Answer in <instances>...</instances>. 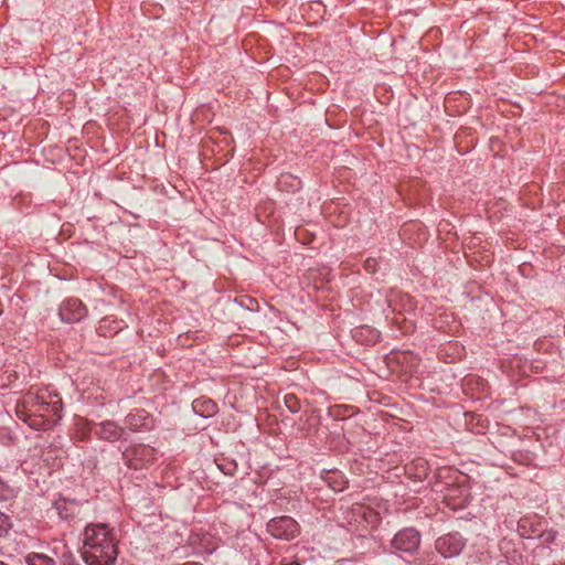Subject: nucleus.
I'll return each instance as SVG.
<instances>
[{"label":"nucleus","mask_w":565,"mask_h":565,"mask_svg":"<svg viewBox=\"0 0 565 565\" xmlns=\"http://www.w3.org/2000/svg\"><path fill=\"white\" fill-rule=\"evenodd\" d=\"M82 554L88 565H111L115 562V539L105 524L88 525L85 529Z\"/></svg>","instance_id":"1"},{"label":"nucleus","mask_w":565,"mask_h":565,"mask_svg":"<svg viewBox=\"0 0 565 565\" xmlns=\"http://www.w3.org/2000/svg\"><path fill=\"white\" fill-rule=\"evenodd\" d=\"M435 326H436L437 328H439V329L444 328V326H443V323H441V321H440V320H436Z\"/></svg>","instance_id":"16"},{"label":"nucleus","mask_w":565,"mask_h":565,"mask_svg":"<svg viewBox=\"0 0 565 565\" xmlns=\"http://www.w3.org/2000/svg\"><path fill=\"white\" fill-rule=\"evenodd\" d=\"M285 404L287 406V408L292 412V413H296L299 411L300 408V405H299V402L298 399L296 398V396L294 395H287L285 396Z\"/></svg>","instance_id":"11"},{"label":"nucleus","mask_w":565,"mask_h":565,"mask_svg":"<svg viewBox=\"0 0 565 565\" xmlns=\"http://www.w3.org/2000/svg\"><path fill=\"white\" fill-rule=\"evenodd\" d=\"M11 525L9 518L4 513L0 512V536L7 534L11 529Z\"/></svg>","instance_id":"12"},{"label":"nucleus","mask_w":565,"mask_h":565,"mask_svg":"<svg viewBox=\"0 0 565 565\" xmlns=\"http://www.w3.org/2000/svg\"><path fill=\"white\" fill-rule=\"evenodd\" d=\"M412 329V324L405 326L404 332H408Z\"/></svg>","instance_id":"18"},{"label":"nucleus","mask_w":565,"mask_h":565,"mask_svg":"<svg viewBox=\"0 0 565 565\" xmlns=\"http://www.w3.org/2000/svg\"><path fill=\"white\" fill-rule=\"evenodd\" d=\"M135 416L130 417V425L134 427H137L138 425L134 423Z\"/></svg>","instance_id":"17"},{"label":"nucleus","mask_w":565,"mask_h":565,"mask_svg":"<svg viewBox=\"0 0 565 565\" xmlns=\"http://www.w3.org/2000/svg\"><path fill=\"white\" fill-rule=\"evenodd\" d=\"M26 563L29 565H55L53 558L44 555V554H30L26 556Z\"/></svg>","instance_id":"9"},{"label":"nucleus","mask_w":565,"mask_h":565,"mask_svg":"<svg viewBox=\"0 0 565 565\" xmlns=\"http://www.w3.org/2000/svg\"><path fill=\"white\" fill-rule=\"evenodd\" d=\"M10 495V492L3 490V482L0 480V498L8 499Z\"/></svg>","instance_id":"14"},{"label":"nucleus","mask_w":565,"mask_h":565,"mask_svg":"<svg viewBox=\"0 0 565 565\" xmlns=\"http://www.w3.org/2000/svg\"><path fill=\"white\" fill-rule=\"evenodd\" d=\"M465 543L462 539L456 534H448L439 537L436 541L437 551L445 557H454L457 556Z\"/></svg>","instance_id":"5"},{"label":"nucleus","mask_w":565,"mask_h":565,"mask_svg":"<svg viewBox=\"0 0 565 565\" xmlns=\"http://www.w3.org/2000/svg\"><path fill=\"white\" fill-rule=\"evenodd\" d=\"M420 543L419 534L414 529H404L399 531L393 539L392 544L396 550L403 552L415 551Z\"/></svg>","instance_id":"4"},{"label":"nucleus","mask_w":565,"mask_h":565,"mask_svg":"<svg viewBox=\"0 0 565 565\" xmlns=\"http://www.w3.org/2000/svg\"><path fill=\"white\" fill-rule=\"evenodd\" d=\"M0 565H7V564H4L3 562H0Z\"/></svg>","instance_id":"20"},{"label":"nucleus","mask_w":565,"mask_h":565,"mask_svg":"<svg viewBox=\"0 0 565 565\" xmlns=\"http://www.w3.org/2000/svg\"><path fill=\"white\" fill-rule=\"evenodd\" d=\"M87 313L86 307L79 299H66L60 307L58 315L62 321L74 323L82 320Z\"/></svg>","instance_id":"3"},{"label":"nucleus","mask_w":565,"mask_h":565,"mask_svg":"<svg viewBox=\"0 0 565 565\" xmlns=\"http://www.w3.org/2000/svg\"><path fill=\"white\" fill-rule=\"evenodd\" d=\"M267 530L273 536L287 541L295 539L299 533L296 521L288 516L270 520Z\"/></svg>","instance_id":"2"},{"label":"nucleus","mask_w":565,"mask_h":565,"mask_svg":"<svg viewBox=\"0 0 565 565\" xmlns=\"http://www.w3.org/2000/svg\"><path fill=\"white\" fill-rule=\"evenodd\" d=\"M281 565H300L298 562H285Z\"/></svg>","instance_id":"15"},{"label":"nucleus","mask_w":565,"mask_h":565,"mask_svg":"<svg viewBox=\"0 0 565 565\" xmlns=\"http://www.w3.org/2000/svg\"><path fill=\"white\" fill-rule=\"evenodd\" d=\"M122 326L121 322L118 321H111L108 318L103 319L99 322L98 332L102 335H108V333H116L119 330H121Z\"/></svg>","instance_id":"7"},{"label":"nucleus","mask_w":565,"mask_h":565,"mask_svg":"<svg viewBox=\"0 0 565 565\" xmlns=\"http://www.w3.org/2000/svg\"><path fill=\"white\" fill-rule=\"evenodd\" d=\"M367 337V341L375 342L379 339V332L367 326L360 327L354 331V338L360 341L362 338Z\"/></svg>","instance_id":"8"},{"label":"nucleus","mask_w":565,"mask_h":565,"mask_svg":"<svg viewBox=\"0 0 565 565\" xmlns=\"http://www.w3.org/2000/svg\"><path fill=\"white\" fill-rule=\"evenodd\" d=\"M182 565H202V564L193 562V563H185V564H182Z\"/></svg>","instance_id":"19"},{"label":"nucleus","mask_w":565,"mask_h":565,"mask_svg":"<svg viewBox=\"0 0 565 565\" xmlns=\"http://www.w3.org/2000/svg\"><path fill=\"white\" fill-rule=\"evenodd\" d=\"M377 266H379V262L376 258H367L365 262H364V269L369 273V274H374L377 269Z\"/></svg>","instance_id":"13"},{"label":"nucleus","mask_w":565,"mask_h":565,"mask_svg":"<svg viewBox=\"0 0 565 565\" xmlns=\"http://www.w3.org/2000/svg\"><path fill=\"white\" fill-rule=\"evenodd\" d=\"M99 435L106 440H116L121 436V429L113 422H104L99 429Z\"/></svg>","instance_id":"6"},{"label":"nucleus","mask_w":565,"mask_h":565,"mask_svg":"<svg viewBox=\"0 0 565 565\" xmlns=\"http://www.w3.org/2000/svg\"><path fill=\"white\" fill-rule=\"evenodd\" d=\"M300 183L301 181L298 178H295L290 174H281L278 180V185L282 189L289 185L292 190H296L300 186Z\"/></svg>","instance_id":"10"}]
</instances>
